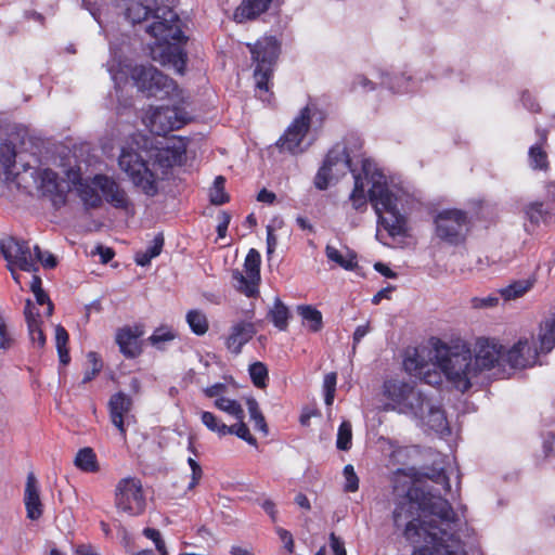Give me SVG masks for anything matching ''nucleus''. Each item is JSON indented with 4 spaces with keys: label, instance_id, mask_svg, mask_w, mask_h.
<instances>
[{
    "label": "nucleus",
    "instance_id": "c85d7f7f",
    "mask_svg": "<svg viewBox=\"0 0 555 555\" xmlns=\"http://www.w3.org/2000/svg\"><path fill=\"white\" fill-rule=\"evenodd\" d=\"M16 151L14 144L10 141H4L0 144V165L7 179L14 175L13 168L15 166Z\"/></svg>",
    "mask_w": 555,
    "mask_h": 555
},
{
    "label": "nucleus",
    "instance_id": "5fc2aeb1",
    "mask_svg": "<svg viewBox=\"0 0 555 555\" xmlns=\"http://www.w3.org/2000/svg\"><path fill=\"white\" fill-rule=\"evenodd\" d=\"M80 196L83 203L90 207H98L102 202L101 196L89 185L80 190Z\"/></svg>",
    "mask_w": 555,
    "mask_h": 555
},
{
    "label": "nucleus",
    "instance_id": "8fccbe9b",
    "mask_svg": "<svg viewBox=\"0 0 555 555\" xmlns=\"http://www.w3.org/2000/svg\"><path fill=\"white\" fill-rule=\"evenodd\" d=\"M143 534L154 542L156 551L158 552L159 555H168V548L166 546V543L157 529L145 528L143 530Z\"/></svg>",
    "mask_w": 555,
    "mask_h": 555
},
{
    "label": "nucleus",
    "instance_id": "5701e85b",
    "mask_svg": "<svg viewBox=\"0 0 555 555\" xmlns=\"http://www.w3.org/2000/svg\"><path fill=\"white\" fill-rule=\"evenodd\" d=\"M273 1L274 0H243L234 12V20L238 23L254 20L264 13Z\"/></svg>",
    "mask_w": 555,
    "mask_h": 555
},
{
    "label": "nucleus",
    "instance_id": "680f3d73",
    "mask_svg": "<svg viewBox=\"0 0 555 555\" xmlns=\"http://www.w3.org/2000/svg\"><path fill=\"white\" fill-rule=\"evenodd\" d=\"M543 452L545 457L555 454V431L548 433L543 440Z\"/></svg>",
    "mask_w": 555,
    "mask_h": 555
},
{
    "label": "nucleus",
    "instance_id": "09e8293b",
    "mask_svg": "<svg viewBox=\"0 0 555 555\" xmlns=\"http://www.w3.org/2000/svg\"><path fill=\"white\" fill-rule=\"evenodd\" d=\"M87 359L90 364V369H88L83 374V384L91 382L102 370V361L95 352H89Z\"/></svg>",
    "mask_w": 555,
    "mask_h": 555
},
{
    "label": "nucleus",
    "instance_id": "9d476101",
    "mask_svg": "<svg viewBox=\"0 0 555 555\" xmlns=\"http://www.w3.org/2000/svg\"><path fill=\"white\" fill-rule=\"evenodd\" d=\"M115 506L129 516H138L145 509V498L140 479L126 477L118 481L115 489Z\"/></svg>",
    "mask_w": 555,
    "mask_h": 555
},
{
    "label": "nucleus",
    "instance_id": "2f4dec72",
    "mask_svg": "<svg viewBox=\"0 0 555 555\" xmlns=\"http://www.w3.org/2000/svg\"><path fill=\"white\" fill-rule=\"evenodd\" d=\"M203 425L210 431L216 433L218 436H227L228 425H225L219 417L208 411L199 412Z\"/></svg>",
    "mask_w": 555,
    "mask_h": 555
},
{
    "label": "nucleus",
    "instance_id": "774afa93",
    "mask_svg": "<svg viewBox=\"0 0 555 555\" xmlns=\"http://www.w3.org/2000/svg\"><path fill=\"white\" fill-rule=\"evenodd\" d=\"M278 245V238L273 233V228L267 227V253L272 254Z\"/></svg>",
    "mask_w": 555,
    "mask_h": 555
},
{
    "label": "nucleus",
    "instance_id": "a211bd4d",
    "mask_svg": "<svg viewBox=\"0 0 555 555\" xmlns=\"http://www.w3.org/2000/svg\"><path fill=\"white\" fill-rule=\"evenodd\" d=\"M139 327H122L116 333V343L126 358H135L141 353L139 338L142 335Z\"/></svg>",
    "mask_w": 555,
    "mask_h": 555
},
{
    "label": "nucleus",
    "instance_id": "13d9d810",
    "mask_svg": "<svg viewBox=\"0 0 555 555\" xmlns=\"http://www.w3.org/2000/svg\"><path fill=\"white\" fill-rule=\"evenodd\" d=\"M90 254L92 256L99 255L100 258H101L102 263H107L114 257V255H115L112 248L105 247V246H102V245L95 246L90 251Z\"/></svg>",
    "mask_w": 555,
    "mask_h": 555
},
{
    "label": "nucleus",
    "instance_id": "20e7f679",
    "mask_svg": "<svg viewBox=\"0 0 555 555\" xmlns=\"http://www.w3.org/2000/svg\"><path fill=\"white\" fill-rule=\"evenodd\" d=\"M142 135H134L121 146L118 167L132 184L145 195L154 196L158 192L159 171L180 165L185 158L186 147L181 139H171L162 147L147 149L141 145Z\"/></svg>",
    "mask_w": 555,
    "mask_h": 555
},
{
    "label": "nucleus",
    "instance_id": "f8f14e48",
    "mask_svg": "<svg viewBox=\"0 0 555 555\" xmlns=\"http://www.w3.org/2000/svg\"><path fill=\"white\" fill-rule=\"evenodd\" d=\"M259 268L260 255L257 250L250 249L244 262L245 274L238 270L232 273L234 286L247 297H254L258 294Z\"/></svg>",
    "mask_w": 555,
    "mask_h": 555
},
{
    "label": "nucleus",
    "instance_id": "e433bc0d",
    "mask_svg": "<svg viewBox=\"0 0 555 555\" xmlns=\"http://www.w3.org/2000/svg\"><path fill=\"white\" fill-rule=\"evenodd\" d=\"M67 341H68V334H67L66 330L63 326L57 325L55 327V344H56V349H57L60 361L64 365H66L69 362V354H68V350L66 348Z\"/></svg>",
    "mask_w": 555,
    "mask_h": 555
},
{
    "label": "nucleus",
    "instance_id": "7c9ffc66",
    "mask_svg": "<svg viewBox=\"0 0 555 555\" xmlns=\"http://www.w3.org/2000/svg\"><path fill=\"white\" fill-rule=\"evenodd\" d=\"M214 405L218 410L231 415L235 420H244L245 417V413L242 405L234 399L225 397L217 398L215 399Z\"/></svg>",
    "mask_w": 555,
    "mask_h": 555
},
{
    "label": "nucleus",
    "instance_id": "0eeeda50",
    "mask_svg": "<svg viewBox=\"0 0 555 555\" xmlns=\"http://www.w3.org/2000/svg\"><path fill=\"white\" fill-rule=\"evenodd\" d=\"M255 63L254 78L256 82L257 95L262 101L270 99V79L273 74V67L280 53V44L275 37L266 36L257 40L256 43L247 44Z\"/></svg>",
    "mask_w": 555,
    "mask_h": 555
},
{
    "label": "nucleus",
    "instance_id": "393cba45",
    "mask_svg": "<svg viewBox=\"0 0 555 555\" xmlns=\"http://www.w3.org/2000/svg\"><path fill=\"white\" fill-rule=\"evenodd\" d=\"M534 283L535 280L533 278L517 280L500 288L498 293L505 301L516 300L528 293L533 287Z\"/></svg>",
    "mask_w": 555,
    "mask_h": 555
},
{
    "label": "nucleus",
    "instance_id": "4c0bfd02",
    "mask_svg": "<svg viewBox=\"0 0 555 555\" xmlns=\"http://www.w3.org/2000/svg\"><path fill=\"white\" fill-rule=\"evenodd\" d=\"M175 338L176 333L171 327L160 326L150 336L149 341L156 348L162 349L165 343L171 341Z\"/></svg>",
    "mask_w": 555,
    "mask_h": 555
},
{
    "label": "nucleus",
    "instance_id": "6e6552de",
    "mask_svg": "<svg viewBox=\"0 0 555 555\" xmlns=\"http://www.w3.org/2000/svg\"><path fill=\"white\" fill-rule=\"evenodd\" d=\"M0 251L9 264L26 272H37L39 262L46 268H54L56 264L53 255L42 253L39 246L34 247L33 254L28 242L13 236L1 240Z\"/></svg>",
    "mask_w": 555,
    "mask_h": 555
},
{
    "label": "nucleus",
    "instance_id": "de8ad7c7",
    "mask_svg": "<svg viewBox=\"0 0 555 555\" xmlns=\"http://www.w3.org/2000/svg\"><path fill=\"white\" fill-rule=\"evenodd\" d=\"M14 333L9 328L4 318L0 314V350L7 351L14 345Z\"/></svg>",
    "mask_w": 555,
    "mask_h": 555
},
{
    "label": "nucleus",
    "instance_id": "f704fd0d",
    "mask_svg": "<svg viewBox=\"0 0 555 555\" xmlns=\"http://www.w3.org/2000/svg\"><path fill=\"white\" fill-rule=\"evenodd\" d=\"M250 420L254 422L255 429L261 431L263 435L268 434V426L264 417L259 409L258 402L254 398L246 401Z\"/></svg>",
    "mask_w": 555,
    "mask_h": 555
},
{
    "label": "nucleus",
    "instance_id": "58836bf2",
    "mask_svg": "<svg viewBox=\"0 0 555 555\" xmlns=\"http://www.w3.org/2000/svg\"><path fill=\"white\" fill-rule=\"evenodd\" d=\"M352 442V427L350 422L344 421L337 433L336 447L339 450L347 451L351 448Z\"/></svg>",
    "mask_w": 555,
    "mask_h": 555
},
{
    "label": "nucleus",
    "instance_id": "0e129e2a",
    "mask_svg": "<svg viewBox=\"0 0 555 555\" xmlns=\"http://www.w3.org/2000/svg\"><path fill=\"white\" fill-rule=\"evenodd\" d=\"M218 218H219V224L217 227V232H218V236L222 238L225 236L227 229L229 227L231 217L228 212L222 211V212H220Z\"/></svg>",
    "mask_w": 555,
    "mask_h": 555
},
{
    "label": "nucleus",
    "instance_id": "473e14b6",
    "mask_svg": "<svg viewBox=\"0 0 555 555\" xmlns=\"http://www.w3.org/2000/svg\"><path fill=\"white\" fill-rule=\"evenodd\" d=\"M298 312L309 324V327L313 332H318L322 327V313L311 306H299Z\"/></svg>",
    "mask_w": 555,
    "mask_h": 555
},
{
    "label": "nucleus",
    "instance_id": "423d86ee",
    "mask_svg": "<svg viewBox=\"0 0 555 555\" xmlns=\"http://www.w3.org/2000/svg\"><path fill=\"white\" fill-rule=\"evenodd\" d=\"M107 70L116 86L127 82L130 77L134 86L149 96L164 99L176 90L175 81L152 65L132 67L130 61L125 56L124 48H116L113 44H111Z\"/></svg>",
    "mask_w": 555,
    "mask_h": 555
},
{
    "label": "nucleus",
    "instance_id": "2eb2a0df",
    "mask_svg": "<svg viewBox=\"0 0 555 555\" xmlns=\"http://www.w3.org/2000/svg\"><path fill=\"white\" fill-rule=\"evenodd\" d=\"M92 185L100 190L105 201L118 209H129L131 201L127 192L113 178L96 175L92 179Z\"/></svg>",
    "mask_w": 555,
    "mask_h": 555
},
{
    "label": "nucleus",
    "instance_id": "72a5a7b5",
    "mask_svg": "<svg viewBox=\"0 0 555 555\" xmlns=\"http://www.w3.org/2000/svg\"><path fill=\"white\" fill-rule=\"evenodd\" d=\"M269 314L273 324L279 330L284 331L287 327L288 309L280 299H275L274 306L270 310Z\"/></svg>",
    "mask_w": 555,
    "mask_h": 555
},
{
    "label": "nucleus",
    "instance_id": "1a4fd4ad",
    "mask_svg": "<svg viewBox=\"0 0 555 555\" xmlns=\"http://www.w3.org/2000/svg\"><path fill=\"white\" fill-rule=\"evenodd\" d=\"M434 223L436 236L449 245L464 243L470 229V220L467 214L461 209L439 211Z\"/></svg>",
    "mask_w": 555,
    "mask_h": 555
},
{
    "label": "nucleus",
    "instance_id": "a18cd8bd",
    "mask_svg": "<svg viewBox=\"0 0 555 555\" xmlns=\"http://www.w3.org/2000/svg\"><path fill=\"white\" fill-rule=\"evenodd\" d=\"M413 387V384L406 383L404 388L401 390V392L398 391V399L393 403H386L385 410L387 411H396L398 413L401 412V410H405L408 405L405 404V399L414 398L413 395L410 393L411 389Z\"/></svg>",
    "mask_w": 555,
    "mask_h": 555
},
{
    "label": "nucleus",
    "instance_id": "bf43d9fd",
    "mask_svg": "<svg viewBox=\"0 0 555 555\" xmlns=\"http://www.w3.org/2000/svg\"><path fill=\"white\" fill-rule=\"evenodd\" d=\"M427 477L435 483L441 485L444 490H450V481L443 469L434 472L431 475H427Z\"/></svg>",
    "mask_w": 555,
    "mask_h": 555
},
{
    "label": "nucleus",
    "instance_id": "6ab92c4d",
    "mask_svg": "<svg viewBox=\"0 0 555 555\" xmlns=\"http://www.w3.org/2000/svg\"><path fill=\"white\" fill-rule=\"evenodd\" d=\"M38 188L41 190L43 195L53 197L54 205L64 203L62 182L57 175L51 169H42L38 171Z\"/></svg>",
    "mask_w": 555,
    "mask_h": 555
},
{
    "label": "nucleus",
    "instance_id": "cd10ccee",
    "mask_svg": "<svg viewBox=\"0 0 555 555\" xmlns=\"http://www.w3.org/2000/svg\"><path fill=\"white\" fill-rule=\"evenodd\" d=\"M77 468L86 473H95L99 470L96 455L91 448L80 449L74 460Z\"/></svg>",
    "mask_w": 555,
    "mask_h": 555
},
{
    "label": "nucleus",
    "instance_id": "6e6d98bb",
    "mask_svg": "<svg viewBox=\"0 0 555 555\" xmlns=\"http://www.w3.org/2000/svg\"><path fill=\"white\" fill-rule=\"evenodd\" d=\"M499 297L494 294L485 297H474L472 299V306L475 309L492 308L498 306Z\"/></svg>",
    "mask_w": 555,
    "mask_h": 555
},
{
    "label": "nucleus",
    "instance_id": "864d4df0",
    "mask_svg": "<svg viewBox=\"0 0 555 555\" xmlns=\"http://www.w3.org/2000/svg\"><path fill=\"white\" fill-rule=\"evenodd\" d=\"M351 88L353 91L369 92L375 89V82L364 75H356Z\"/></svg>",
    "mask_w": 555,
    "mask_h": 555
},
{
    "label": "nucleus",
    "instance_id": "ea45409f",
    "mask_svg": "<svg viewBox=\"0 0 555 555\" xmlns=\"http://www.w3.org/2000/svg\"><path fill=\"white\" fill-rule=\"evenodd\" d=\"M249 375L254 385L258 388H263L267 385L268 370L261 362H255L249 365Z\"/></svg>",
    "mask_w": 555,
    "mask_h": 555
},
{
    "label": "nucleus",
    "instance_id": "338daca9",
    "mask_svg": "<svg viewBox=\"0 0 555 555\" xmlns=\"http://www.w3.org/2000/svg\"><path fill=\"white\" fill-rule=\"evenodd\" d=\"M330 540L331 547L335 555H347L344 542L338 537H336L334 533H331Z\"/></svg>",
    "mask_w": 555,
    "mask_h": 555
},
{
    "label": "nucleus",
    "instance_id": "b1692460",
    "mask_svg": "<svg viewBox=\"0 0 555 555\" xmlns=\"http://www.w3.org/2000/svg\"><path fill=\"white\" fill-rule=\"evenodd\" d=\"M372 77L379 80V85L388 88L393 92H406L410 90V77L404 74H390L384 69H374Z\"/></svg>",
    "mask_w": 555,
    "mask_h": 555
},
{
    "label": "nucleus",
    "instance_id": "69168bd1",
    "mask_svg": "<svg viewBox=\"0 0 555 555\" xmlns=\"http://www.w3.org/2000/svg\"><path fill=\"white\" fill-rule=\"evenodd\" d=\"M276 533L280 537L281 541L284 543V546L287 548V551L293 552L294 540L292 533L283 528H278Z\"/></svg>",
    "mask_w": 555,
    "mask_h": 555
},
{
    "label": "nucleus",
    "instance_id": "3c124183",
    "mask_svg": "<svg viewBox=\"0 0 555 555\" xmlns=\"http://www.w3.org/2000/svg\"><path fill=\"white\" fill-rule=\"evenodd\" d=\"M345 486L344 489L347 492H356L359 489V478L354 473V468L351 464L344 467Z\"/></svg>",
    "mask_w": 555,
    "mask_h": 555
},
{
    "label": "nucleus",
    "instance_id": "c9c22d12",
    "mask_svg": "<svg viewBox=\"0 0 555 555\" xmlns=\"http://www.w3.org/2000/svg\"><path fill=\"white\" fill-rule=\"evenodd\" d=\"M405 384V382L397 378L386 379L382 387V393L384 398L387 400L386 403H393L398 399V390L399 392H401Z\"/></svg>",
    "mask_w": 555,
    "mask_h": 555
},
{
    "label": "nucleus",
    "instance_id": "39448f33",
    "mask_svg": "<svg viewBox=\"0 0 555 555\" xmlns=\"http://www.w3.org/2000/svg\"><path fill=\"white\" fill-rule=\"evenodd\" d=\"M163 1L127 0L126 16L135 24L152 15L154 21L146 31L155 38L156 46L162 49L159 61L162 63H171L178 73H182L186 55L180 47V43L184 41L180 20L171 9L159 7V3Z\"/></svg>",
    "mask_w": 555,
    "mask_h": 555
},
{
    "label": "nucleus",
    "instance_id": "bb28decb",
    "mask_svg": "<svg viewBox=\"0 0 555 555\" xmlns=\"http://www.w3.org/2000/svg\"><path fill=\"white\" fill-rule=\"evenodd\" d=\"M164 246V236L162 233L157 234L152 244L145 250L135 253L134 261L138 266L145 267L150 264L151 260L159 256Z\"/></svg>",
    "mask_w": 555,
    "mask_h": 555
},
{
    "label": "nucleus",
    "instance_id": "e2e57ef3",
    "mask_svg": "<svg viewBox=\"0 0 555 555\" xmlns=\"http://www.w3.org/2000/svg\"><path fill=\"white\" fill-rule=\"evenodd\" d=\"M225 390V385L218 383L204 389V393L208 398H223L222 393Z\"/></svg>",
    "mask_w": 555,
    "mask_h": 555
},
{
    "label": "nucleus",
    "instance_id": "c03bdc74",
    "mask_svg": "<svg viewBox=\"0 0 555 555\" xmlns=\"http://www.w3.org/2000/svg\"><path fill=\"white\" fill-rule=\"evenodd\" d=\"M30 313L28 312V315ZM28 332L33 343H37L39 347H43L46 344V336L41 330V320L37 318L28 317Z\"/></svg>",
    "mask_w": 555,
    "mask_h": 555
},
{
    "label": "nucleus",
    "instance_id": "dca6fc26",
    "mask_svg": "<svg viewBox=\"0 0 555 555\" xmlns=\"http://www.w3.org/2000/svg\"><path fill=\"white\" fill-rule=\"evenodd\" d=\"M132 400L124 392L113 395L108 401L109 418L119 430L122 439H126L125 416L130 412Z\"/></svg>",
    "mask_w": 555,
    "mask_h": 555
},
{
    "label": "nucleus",
    "instance_id": "4d7b16f0",
    "mask_svg": "<svg viewBox=\"0 0 555 555\" xmlns=\"http://www.w3.org/2000/svg\"><path fill=\"white\" fill-rule=\"evenodd\" d=\"M188 464L190 465L192 470V479L191 482L189 483V489H193L202 478L203 470L201 465L192 457L188 459Z\"/></svg>",
    "mask_w": 555,
    "mask_h": 555
},
{
    "label": "nucleus",
    "instance_id": "aec40b11",
    "mask_svg": "<svg viewBox=\"0 0 555 555\" xmlns=\"http://www.w3.org/2000/svg\"><path fill=\"white\" fill-rule=\"evenodd\" d=\"M254 333L255 330L251 323L241 322L233 325L225 341L227 348L232 353L238 354L242 347L253 337Z\"/></svg>",
    "mask_w": 555,
    "mask_h": 555
},
{
    "label": "nucleus",
    "instance_id": "f257e3e1",
    "mask_svg": "<svg viewBox=\"0 0 555 555\" xmlns=\"http://www.w3.org/2000/svg\"><path fill=\"white\" fill-rule=\"evenodd\" d=\"M395 491L393 524L413 546L411 555H468L459 533V516L448 500L421 480L398 479Z\"/></svg>",
    "mask_w": 555,
    "mask_h": 555
},
{
    "label": "nucleus",
    "instance_id": "37998d69",
    "mask_svg": "<svg viewBox=\"0 0 555 555\" xmlns=\"http://www.w3.org/2000/svg\"><path fill=\"white\" fill-rule=\"evenodd\" d=\"M224 178L221 176H218L215 181L214 185L210 189L209 196L210 201L215 205H222L228 202L229 197L227 193L224 192Z\"/></svg>",
    "mask_w": 555,
    "mask_h": 555
},
{
    "label": "nucleus",
    "instance_id": "49530a36",
    "mask_svg": "<svg viewBox=\"0 0 555 555\" xmlns=\"http://www.w3.org/2000/svg\"><path fill=\"white\" fill-rule=\"evenodd\" d=\"M336 384H337L336 373L332 372L324 376V380H323V390H324V397H325L324 400H325V404L328 406H331L334 402Z\"/></svg>",
    "mask_w": 555,
    "mask_h": 555
},
{
    "label": "nucleus",
    "instance_id": "9b49d317",
    "mask_svg": "<svg viewBox=\"0 0 555 555\" xmlns=\"http://www.w3.org/2000/svg\"><path fill=\"white\" fill-rule=\"evenodd\" d=\"M311 116L312 108L309 106L300 111L299 115L278 141V146L281 151L296 155L302 153L310 145V142L307 140V133L310 128Z\"/></svg>",
    "mask_w": 555,
    "mask_h": 555
},
{
    "label": "nucleus",
    "instance_id": "4be33fe9",
    "mask_svg": "<svg viewBox=\"0 0 555 555\" xmlns=\"http://www.w3.org/2000/svg\"><path fill=\"white\" fill-rule=\"evenodd\" d=\"M423 426L428 427L439 435L450 433L449 424L444 412L430 400L429 406L425 408V418L420 421Z\"/></svg>",
    "mask_w": 555,
    "mask_h": 555
},
{
    "label": "nucleus",
    "instance_id": "c756f323",
    "mask_svg": "<svg viewBox=\"0 0 555 555\" xmlns=\"http://www.w3.org/2000/svg\"><path fill=\"white\" fill-rule=\"evenodd\" d=\"M185 320L195 335L203 336L208 332V319L203 311L197 309L190 310L185 315Z\"/></svg>",
    "mask_w": 555,
    "mask_h": 555
},
{
    "label": "nucleus",
    "instance_id": "052dcab7",
    "mask_svg": "<svg viewBox=\"0 0 555 555\" xmlns=\"http://www.w3.org/2000/svg\"><path fill=\"white\" fill-rule=\"evenodd\" d=\"M34 295H35V298H36V301L38 305H40V306L47 305L46 314H47V317H51L53 313V304L51 302L50 298L44 293V291L41 289L39 292L34 293Z\"/></svg>",
    "mask_w": 555,
    "mask_h": 555
},
{
    "label": "nucleus",
    "instance_id": "f03ea898",
    "mask_svg": "<svg viewBox=\"0 0 555 555\" xmlns=\"http://www.w3.org/2000/svg\"><path fill=\"white\" fill-rule=\"evenodd\" d=\"M351 171L354 188L350 201L356 209L366 205L369 197L378 217V224L395 237L404 235L408 231L406 216L400 209L398 189L389 185L386 176L377 165L364 155H350L347 147L336 144L326 155L323 166L319 169L314 185L326 190L331 182Z\"/></svg>",
    "mask_w": 555,
    "mask_h": 555
},
{
    "label": "nucleus",
    "instance_id": "412c9836",
    "mask_svg": "<svg viewBox=\"0 0 555 555\" xmlns=\"http://www.w3.org/2000/svg\"><path fill=\"white\" fill-rule=\"evenodd\" d=\"M410 393L413 395L414 398L405 399L404 402L408 408L405 410H401L400 414L409 415L413 418H416L417 421H424L425 408L429 406L430 399L415 385H413Z\"/></svg>",
    "mask_w": 555,
    "mask_h": 555
},
{
    "label": "nucleus",
    "instance_id": "ddd939ff",
    "mask_svg": "<svg viewBox=\"0 0 555 555\" xmlns=\"http://www.w3.org/2000/svg\"><path fill=\"white\" fill-rule=\"evenodd\" d=\"M473 361L478 375L496 365L503 367V346L496 339L479 338L475 344Z\"/></svg>",
    "mask_w": 555,
    "mask_h": 555
},
{
    "label": "nucleus",
    "instance_id": "f3484780",
    "mask_svg": "<svg viewBox=\"0 0 555 555\" xmlns=\"http://www.w3.org/2000/svg\"><path fill=\"white\" fill-rule=\"evenodd\" d=\"M24 504L27 518L37 520L43 513V505L40 499V488L34 473H28L24 490Z\"/></svg>",
    "mask_w": 555,
    "mask_h": 555
},
{
    "label": "nucleus",
    "instance_id": "79ce46f5",
    "mask_svg": "<svg viewBox=\"0 0 555 555\" xmlns=\"http://www.w3.org/2000/svg\"><path fill=\"white\" fill-rule=\"evenodd\" d=\"M529 162L533 169H546L548 166L547 155L541 145L537 144L529 150Z\"/></svg>",
    "mask_w": 555,
    "mask_h": 555
},
{
    "label": "nucleus",
    "instance_id": "7ed1b4c3",
    "mask_svg": "<svg viewBox=\"0 0 555 555\" xmlns=\"http://www.w3.org/2000/svg\"><path fill=\"white\" fill-rule=\"evenodd\" d=\"M430 362L425 361L424 351L415 350L404 361V370L428 385H439L442 372L452 385L466 391L472 387L477 374V366L473 361V353L466 345L449 346L440 340L433 344L428 351Z\"/></svg>",
    "mask_w": 555,
    "mask_h": 555
},
{
    "label": "nucleus",
    "instance_id": "4468645a",
    "mask_svg": "<svg viewBox=\"0 0 555 555\" xmlns=\"http://www.w3.org/2000/svg\"><path fill=\"white\" fill-rule=\"evenodd\" d=\"M147 122L153 133L165 135L185 124V114L178 107H156L147 117Z\"/></svg>",
    "mask_w": 555,
    "mask_h": 555
},
{
    "label": "nucleus",
    "instance_id": "a19ab883",
    "mask_svg": "<svg viewBox=\"0 0 555 555\" xmlns=\"http://www.w3.org/2000/svg\"><path fill=\"white\" fill-rule=\"evenodd\" d=\"M237 423L231 426H228L227 435H235L238 438L243 439L250 446H256L257 440L250 434L247 425L244 423V420H236Z\"/></svg>",
    "mask_w": 555,
    "mask_h": 555
},
{
    "label": "nucleus",
    "instance_id": "a878e982",
    "mask_svg": "<svg viewBox=\"0 0 555 555\" xmlns=\"http://www.w3.org/2000/svg\"><path fill=\"white\" fill-rule=\"evenodd\" d=\"M325 254L328 260L335 262L337 266L346 270H352L357 266L356 254L348 248L339 250L334 246L327 245L325 248Z\"/></svg>",
    "mask_w": 555,
    "mask_h": 555
},
{
    "label": "nucleus",
    "instance_id": "603ef678",
    "mask_svg": "<svg viewBox=\"0 0 555 555\" xmlns=\"http://www.w3.org/2000/svg\"><path fill=\"white\" fill-rule=\"evenodd\" d=\"M525 214L532 223H539L544 218L545 210L542 203L535 202L526 207Z\"/></svg>",
    "mask_w": 555,
    "mask_h": 555
}]
</instances>
